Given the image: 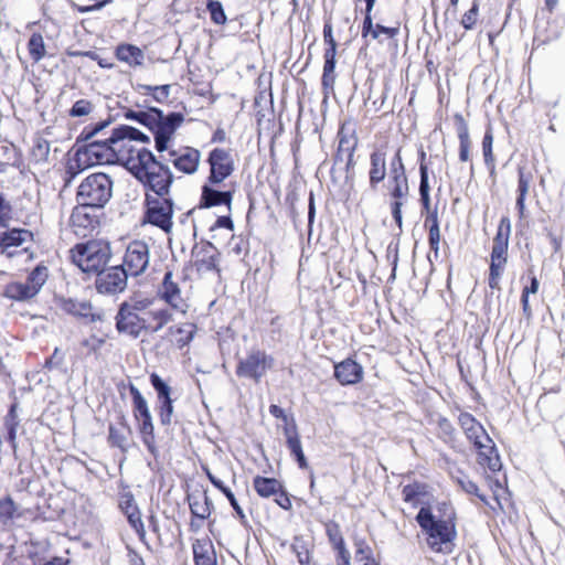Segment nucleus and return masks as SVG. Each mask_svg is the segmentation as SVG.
<instances>
[{
    "mask_svg": "<svg viewBox=\"0 0 565 565\" xmlns=\"http://www.w3.org/2000/svg\"><path fill=\"white\" fill-rule=\"evenodd\" d=\"M402 495L405 502L414 507L428 504L431 497L428 484L418 481L405 484Z\"/></svg>",
    "mask_w": 565,
    "mask_h": 565,
    "instance_id": "24",
    "label": "nucleus"
},
{
    "mask_svg": "<svg viewBox=\"0 0 565 565\" xmlns=\"http://www.w3.org/2000/svg\"><path fill=\"white\" fill-rule=\"evenodd\" d=\"M172 278L173 275L171 271L164 274L162 282V296L172 308L185 312L188 305L182 299L181 290Z\"/></svg>",
    "mask_w": 565,
    "mask_h": 565,
    "instance_id": "23",
    "label": "nucleus"
},
{
    "mask_svg": "<svg viewBox=\"0 0 565 565\" xmlns=\"http://www.w3.org/2000/svg\"><path fill=\"white\" fill-rule=\"evenodd\" d=\"M235 193L234 185L223 183H211L209 180L202 186L200 199L201 207H213L225 205L228 211L232 210L233 196Z\"/></svg>",
    "mask_w": 565,
    "mask_h": 565,
    "instance_id": "14",
    "label": "nucleus"
},
{
    "mask_svg": "<svg viewBox=\"0 0 565 565\" xmlns=\"http://www.w3.org/2000/svg\"><path fill=\"white\" fill-rule=\"evenodd\" d=\"M425 226L429 230V228H433V226L435 227H439V222H438V211H437V207H435L434 210L431 211H427L426 212V217H425V222H424Z\"/></svg>",
    "mask_w": 565,
    "mask_h": 565,
    "instance_id": "62",
    "label": "nucleus"
},
{
    "mask_svg": "<svg viewBox=\"0 0 565 565\" xmlns=\"http://www.w3.org/2000/svg\"><path fill=\"white\" fill-rule=\"evenodd\" d=\"M140 434L142 435V441L147 448L152 452L154 448V427L152 420H142L139 425Z\"/></svg>",
    "mask_w": 565,
    "mask_h": 565,
    "instance_id": "39",
    "label": "nucleus"
},
{
    "mask_svg": "<svg viewBox=\"0 0 565 565\" xmlns=\"http://www.w3.org/2000/svg\"><path fill=\"white\" fill-rule=\"evenodd\" d=\"M93 109L94 105L90 100L79 99L74 103L68 114L71 117H83L88 116Z\"/></svg>",
    "mask_w": 565,
    "mask_h": 565,
    "instance_id": "46",
    "label": "nucleus"
},
{
    "mask_svg": "<svg viewBox=\"0 0 565 565\" xmlns=\"http://www.w3.org/2000/svg\"><path fill=\"white\" fill-rule=\"evenodd\" d=\"M193 266L199 273L205 274L217 270L220 252L211 244H204L193 249Z\"/></svg>",
    "mask_w": 565,
    "mask_h": 565,
    "instance_id": "18",
    "label": "nucleus"
},
{
    "mask_svg": "<svg viewBox=\"0 0 565 565\" xmlns=\"http://www.w3.org/2000/svg\"><path fill=\"white\" fill-rule=\"evenodd\" d=\"M207 10L214 23L224 24L226 22L227 18L220 1L209 0Z\"/></svg>",
    "mask_w": 565,
    "mask_h": 565,
    "instance_id": "43",
    "label": "nucleus"
},
{
    "mask_svg": "<svg viewBox=\"0 0 565 565\" xmlns=\"http://www.w3.org/2000/svg\"><path fill=\"white\" fill-rule=\"evenodd\" d=\"M17 515V505L10 497L0 500V522L9 524Z\"/></svg>",
    "mask_w": 565,
    "mask_h": 565,
    "instance_id": "38",
    "label": "nucleus"
},
{
    "mask_svg": "<svg viewBox=\"0 0 565 565\" xmlns=\"http://www.w3.org/2000/svg\"><path fill=\"white\" fill-rule=\"evenodd\" d=\"M172 319L169 309L149 298H134L120 305L116 315L118 332L138 338L142 331L156 333Z\"/></svg>",
    "mask_w": 565,
    "mask_h": 565,
    "instance_id": "3",
    "label": "nucleus"
},
{
    "mask_svg": "<svg viewBox=\"0 0 565 565\" xmlns=\"http://www.w3.org/2000/svg\"><path fill=\"white\" fill-rule=\"evenodd\" d=\"M7 298L25 301L36 296L33 288L28 287L23 281L8 284L4 288Z\"/></svg>",
    "mask_w": 565,
    "mask_h": 565,
    "instance_id": "32",
    "label": "nucleus"
},
{
    "mask_svg": "<svg viewBox=\"0 0 565 565\" xmlns=\"http://www.w3.org/2000/svg\"><path fill=\"white\" fill-rule=\"evenodd\" d=\"M119 508L125 513V515L139 510L131 493H125L120 497Z\"/></svg>",
    "mask_w": 565,
    "mask_h": 565,
    "instance_id": "56",
    "label": "nucleus"
},
{
    "mask_svg": "<svg viewBox=\"0 0 565 565\" xmlns=\"http://www.w3.org/2000/svg\"><path fill=\"white\" fill-rule=\"evenodd\" d=\"M192 547L195 565H216L215 553L209 541L196 540Z\"/></svg>",
    "mask_w": 565,
    "mask_h": 565,
    "instance_id": "27",
    "label": "nucleus"
},
{
    "mask_svg": "<svg viewBox=\"0 0 565 565\" xmlns=\"http://www.w3.org/2000/svg\"><path fill=\"white\" fill-rule=\"evenodd\" d=\"M274 366V358L262 350H252L244 359H241L236 375L238 377L250 379L259 383L268 370Z\"/></svg>",
    "mask_w": 565,
    "mask_h": 565,
    "instance_id": "11",
    "label": "nucleus"
},
{
    "mask_svg": "<svg viewBox=\"0 0 565 565\" xmlns=\"http://www.w3.org/2000/svg\"><path fill=\"white\" fill-rule=\"evenodd\" d=\"M458 424L466 438L478 451L477 461L489 470L495 472L502 468V462L494 441L486 431L484 427L469 413L460 412Z\"/></svg>",
    "mask_w": 565,
    "mask_h": 565,
    "instance_id": "4",
    "label": "nucleus"
},
{
    "mask_svg": "<svg viewBox=\"0 0 565 565\" xmlns=\"http://www.w3.org/2000/svg\"><path fill=\"white\" fill-rule=\"evenodd\" d=\"M28 50L33 62H40L46 55L45 43L42 34L33 33L28 42Z\"/></svg>",
    "mask_w": 565,
    "mask_h": 565,
    "instance_id": "36",
    "label": "nucleus"
},
{
    "mask_svg": "<svg viewBox=\"0 0 565 565\" xmlns=\"http://www.w3.org/2000/svg\"><path fill=\"white\" fill-rule=\"evenodd\" d=\"M126 118L138 121L149 128L154 136L156 149L160 152L159 161L171 162L179 171L192 174L198 171L201 153L192 147H184L179 150H170L169 143L177 129L184 121L181 113L164 115L156 107H147L146 110H129Z\"/></svg>",
    "mask_w": 565,
    "mask_h": 565,
    "instance_id": "2",
    "label": "nucleus"
},
{
    "mask_svg": "<svg viewBox=\"0 0 565 565\" xmlns=\"http://www.w3.org/2000/svg\"><path fill=\"white\" fill-rule=\"evenodd\" d=\"M110 137L104 140H94L86 146L78 148L75 153L74 163L77 170H83L89 166L116 163ZM75 169L71 163L68 170Z\"/></svg>",
    "mask_w": 565,
    "mask_h": 565,
    "instance_id": "10",
    "label": "nucleus"
},
{
    "mask_svg": "<svg viewBox=\"0 0 565 565\" xmlns=\"http://www.w3.org/2000/svg\"><path fill=\"white\" fill-rule=\"evenodd\" d=\"M95 209L96 207L81 203L74 207L71 214L70 224L73 228V232L77 236H87L98 225V218L95 214Z\"/></svg>",
    "mask_w": 565,
    "mask_h": 565,
    "instance_id": "17",
    "label": "nucleus"
},
{
    "mask_svg": "<svg viewBox=\"0 0 565 565\" xmlns=\"http://www.w3.org/2000/svg\"><path fill=\"white\" fill-rule=\"evenodd\" d=\"M130 394L132 396L135 417L139 418V415L141 413H145L146 411L149 409L148 403L141 395L140 391L134 385L130 386Z\"/></svg>",
    "mask_w": 565,
    "mask_h": 565,
    "instance_id": "44",
    "label": "nucleus"
},
{
    "mask_svg": "<svg viewBox=\"0 0 565 565\" xmlns=\"http://www.w3.org/2000/svg\"><path fill=\"white\" fill-rule=\"evenodd\" d=\"M113 181L106 173H93L82 181L77 202L93 207H103L111 198Z\"/></svg>",
    "mask_w": 565,
    "mask_h": 565,
    "instance_id": "8",
    "label": "nucleus"
},
{
    "mask_svg": "<svg viewBox=\"0 0 565 565\" xmlns=\"http://www.w3.org/2000/svg\"><path fill=\"white\" fill-rule=\"evenodd\" d=\"M492 143H493V135H492L491 129H488L486 131L483 140H482V152H483L484 163L488 167L491 174H493L494 170H495L494 156L492 152Z\"/></svg>",
    "mask_w": 565,
    "mask_h": 565,
    "instance_id": "37",
    "label": "nucleus"
},
{
    "mask_svg": "<svg viewBox=\"0 0 565 565\" xmlns=\"http://www.w3.org/2000/svg\"><path fill=\"white\" fill-rule=\"evenodd\" d=\"M291 550L297 555L300 565H309L310 552L307 544L301 539H295L291 544Z\"/></svg>",
    "mask_w": 565,
    "mask_h": 565,
    "instance_id": "40",
    "label": "nucleus"
},
{
    "mask_svg": "<svg viewBox=\"0 0 565 565\" xmlns=\"http://www.w3.org/2000/svg\"><path fill=\"white\" fill-rule=\"evenodd\" d=\"M391 202V212L398 228L403 225L402 207L409 195L408 179L405 166L401 156V149H397L390 161L388 180L386 184Z\"/></svg>",
    "mask_w": 565,
    "mask_h": 565,
    "instance_id": "7",
    "label": "nucleus"
},
{
    "mask_svg": "<svg viewBox=\"0 0 565 565\" xmlns=\"http://www.w3.org/2000/svg\"><path fill=\"white\" fill-rule=\"evenodd\" d=\"M214 487L217 488L227 498V501H230L232 508L236 512L239 520H242L244 522L246 519L245 513H244L243 509L241 508V505L238 504L232 490L228 487H226L225 484H220L217 482H214Z\"/></svg>",
    "mask_w": 565,
    "mask_h": 565,
    "instance_id": "42",
    "label": "nucleus"
},
{
    "mask_svg": "<svg viewBox=\"0 0 565 565\" xmlns=\"http://www.w3.org/2000/svg\"><path fill=\"white\" fill-rule=\"evenodd\" d=\"M398 33V28H388L382 24H375L374 31L372 33V38L374 40L380 38V34H385L387 38L392 39L396 36Z\"/></svg>",
    "mask_w": 565,
    "mask_h": 565,
    "instance_id": "59",
    "label": "nucleus"
},
{
    "mask_svg": "<svg viewBox=\"0 0 565 565\" xmlns=\"http://www.w3.org/2000/svg\"><path fill=\"white\" fill-rule=\"evenodd\" d=\"M195 332L196 326L190 322H185L179 326H172L169 328L170 337L180 349L188 345L192 341Z\"/></svg>",
    "mask_w": 565,
    "mask_h": 565,
    "instance_id": "29",
    "label": "nucleus"
},
{
    "mask_svg": "<svg viewBox=\"0 0 565 565\" xmlns=\"http://www.w3.org/2000/svg\"><path fill=\"white\" fill-rule=\"evenodd\" d=\"M115 54L120 62L128 64L130 67L142 66L146 58L140 47L128 43L119 44Z\"/></svg>",
    "mask_w": 565,
    "mask_h": 565,
    "instance_id": "25",
    "label": "nucleus"
},
{
    "mask_svg": "<svg viewBox=\"0 0 565 565\" xmlns=\"http://www.w3.org/2000/svg\"><path fill=\"white\" fill-rule=\"evenodd\" d=\"M455 120L457 125V135L459 139V159L462 162H467L470 160L471 148L468 125L460 114H457L455 116Z\"/></svg>",
    "mask_w": 565,
    "mask_h": 565,
    "instance_id": "26",
    "label": "nucleus"
},
{
    "mask_svg": "<svg viewBox=\"0 0 565 565\" xmlns=\"http://www.w3.org/2000/svg\"><path fill=\"white\" fill-rule=\"evenodd\" d=\"M128 275L121 266L103 269L96 278V289L100 294H117L125 290Z\"/></svg>",
    "mask_w": 565,
    "mask_h": 565,
    "instance_id": "16",
    "label": "nucleus"
},
{
    "mask_svg": "<svg viewBox=\"0 0 565 565\" xmlns=\"http://www.w3.org/2000/svg\"><path fill=\"white\" fill-rule=\"evenodd\" d=\"M189 504L194 516L205 520L211 515L212 502L205 493L189 497Z\"/></svg>",
    "mask_w": 565,
    "mask_h": 565,
    "instance_id": "31",
    "label": "nucleus"
},
{
    "mask_svg": "<svg viewBox=\"0 0 565 565\" xmlns=\"http://www.w3.org/2000/svg\"><path fill=\"white\" fill-rule=\"evenodd\" d=\"M150 382L157 391L158 399L171 397V387L156 373L150 375Z\"/></svg>",
    "mask_w": 565,
    "mask_h": 565,
    "instance_id": "48",
    "label": "nucleus"
},
{
    "mask_svg": "<svg viewBox=\"0 0 565 565\" xmlns=\"http://www.w3.org/2000/svg\"><path fill=\"white\" fill-rule=\"evenodd\" d=\"M11 205L0 193V222H9L11 218Z\"/></svg>",
    "mask_w": 565,
    "mask_h": 565,
    "instance_id": "60",
    "label": "nucleus"
},
{
    "mask_svg": "<svg viewBox=\"0 0 565 565\" xmlns=\"http://www.w3.org/2000/svg\"><path fill=\"white\" fill-rule=\"evenodd\" d=\"M160 198L151 200L148 196V209L146 213L147 221L160 227L164 232H169L172 226L173 203L170 199L164 198L166 194H157Z\"/></svg>",
    "mask_w": 565,
    "mask_h": 565,
    "instance_id": "15",
    "label": "nucleus"
},
{
    "mask_svg": "<svg viewBox=\"0 0 565 565\" xmlns=\"http://www.w3.org/2000/svg\"><path fill=\"white\" fill-rule=\"evenodd\" d=\"M511 232V224L508 217H502L498 226L497 235L493 238L491 250V264L489 274V287L499 289V280L504 270L508 259V246Z\"/></svg>",
    "mask_w": 565,
    "mask_h": 565,
    "instance_id": "9",
    "label": "nucleus"
},
{
    "mask_svg": "<svg viewBox=\"0 0 565 565\" xmlns=\"http://www.w3.org/2000/svg\"><path fill=\"white\" fill-rule=\"evenodd\" d=\"M457 482L458 484L461 487V489L469 493V494H475L477 495L481 501H483L484 503H487V500L484 498V495H482L480 492H479V488L477 486L476 482H473L472 480L468 479L467 477H462V478H458L457 479Z\"/></svg>",
    "mask_w": 565,
    "mask_h": 565,
    "instance_id": "53",
    "label": "nucleus"
},
{
    "mask_svg": "<svg viewBox=\"0 0 565 565\" xmlns=\"http://www.w3.org/2000/svg\"><path fill=\"white\" fill-rule=\"evenodd\" d=\"M254 489L263 498L277 495L282 489L281 483L275 478L257 476L254 479Z\"/></svg>",
    "mask_w": 565,
    "mask_h": 565,
    "instance_id": "30",
    "label": "nucleus"
},
{
    "mask_svg": "<svg viewBox=\"0 0 565 565\" xmlns=\"http://www.w3.org/2000/svg\"><path fill=\"white\" fill-rule=\"evenodd\" d=\"M440 228L433 226V228L428 230V244L429 248L434 255V259L437 260L439 258V250H440Z\"/></svg>",
    "mask_w": 565,
    "mask_h": 565,
    "instance_id": "49",
    "label": "nucleus"
},
{
    "mask_svg": "<svg viewBox=\"0 0 565 565\" xmlns=\"http://www.w3.org/2000/svg\"><path fill=\"white\" fill-rule=\"evenodd\" d=\"M32 153L38 160H46L50 154V142L43 138H38Z\"/></svg>",
    "mask_w": 565,
    "mask_h": 565,
    "instance_id": "52",
    "label": "nucleus"
},
{
    "mask_svg": "<svg viewBox=\"0 0 565 565\" xmlns=\"http://www.w3.org/2000/svg\"><path fill=\"white\" fill-rule=\"evenodd\" d=\"M150 263V249L143 241H132L128 244L122 265H120L129 277H138L146 273Z\"/></svg>",
    "mask_w": 565,
    "mask_h": 565,
    "instance_id": "12",
    "label": "nucleus"
},
{
    "mask_svg": "<svg viewBox=\"0 0 565 565\" xmlns=\"http://www.w3.org/2000/svg\"><path fill=\"white\" fill-rule=\"evenodd\" d=\"M31 237V233L25 230H8V222H0V248L2 254L12 256L8 249L12 246H21L28 238Z\"/></svg>",
    "mask_w": 565,
    "mask_h": 565,
    "instance_id": "21",
    "label": "nucleus"
},
{
    "mask_svg": "<svg viewBox=\"0 0 565 565\" xmlns=\"http://www.w3.org/2000/svg\"><path fill=\"white\" fill-rule=\"evenodd\" d=\"M61 308L73 316L78 317H88L92 316V320H94V316L92 315V306L85 301H76L73 299H64L62 300Z\"/></svg>",
    "mask_w": 565,
    "mask_h": 565,
    "instance_id": "34",
    "label": "nucleus"
},
{
    "mask_svg": "<svg viewBox=\"0 0 565 565\" xmlns=\"http://www.w3.org/2000/svg\"><path fill=\"white\" fill-rule=\"evenodd\" d=\"M149 137L130 126L115 128L110 135L115 162L124 164L142 184L156 194H168L173 177L163 162L139 142Z\"/></svg>",
    "mask_w": 565,
    "mask_h": 565,
    "instance_id": "1",
    "label": "nucleus"
},
{
    "mask_svg": "<svg viewBox=\"0 0 565 565\" xmlns=\"http://www.w3.org/2000/svg\"><path fill=\"white\" fill-rule=\"evenodd\" d=\"M386 148L376 147L370 154L369 184L372 190H376L379 184L385 180L386 168Z\"/></svg>",
    "mask_w": 565,
    "mask_h": 565,
    "instance_id": "19",
    "label": "nucleus"
},
{
    "mask_svg": "<svg viewBox=\"0 0 565 565\" xmlns=\"http://www.w3.org/2000/svg\"><path fill=\"white\" fill-rule=\"evenodd\" d=\"M128 519L129 524L136 530L139 539L141 541H145L146 539V531L143 526V522L141 520V513L139 510L126 515Z\"/></svg>",
    "mask_w": 565,
    "mask_h": 565,
    "instance_id": "50",
    "label": "nucleus"
},
{
    "mask_svg": "<svg viewBox=\"0 0 565 565\" xmlns=\"http://www.w3.org/2000/svg\"><path fill=\"white\" fill-rule=\"evenodd\" d=\"M131 429L124 416H119L117 423L108 427V441L111 447H117L126 451L129 447Z\"/></svg>",
    "mask_w": 565,
    "mask_h": 565,
    "instance_id": "22",
    "label": "nucleus"
},
{
    "mask_svg": "<svg viewBox=\"0 0 565 565\" xmlns=\"http://www.w3.org/2000/svg\"><path fill=\"white\" fill-rule=\"evenodd\" d=\"M375 25L373 24L371 12H365L363 26H362V36L366 38L369 34L372 35Z\"/></svg>",
    "mask_w": 565,
    "mask_h": 565,
    "instance_id": "63",
    "label": "nucleus"
},
{
    "mask_svg": "<svg viewBox=\"0 0 565 565\" xmlns=\"http://www.w3.org/2000/svg\"><path fill=\"white\" fill-rule=\"evenodd\" d=\"M282 430H284V435L286 437V441L289 440V438L294 439V438L299 437V434L297 430V425L292 418L290 419V422H289V419L287 422H285V426H284Z\"/></svg>",
    "mask_w": 565,
    "mask_h": 565,
    "instance_id": "61",
    "label": "nucleus"
},
{
    "mask_svg": "<svg viewBox=\"0 0 565 565\" xmlns=\"http://www.w3.org/2000/svg\"><path fill=\"white\" fill-rule=\"evenodd\" d=\"M334 376L342 385H352L363 379V367L351 359L334 365Z\"/></svg>",
    "mask_w": 565,
    "mask_h": 565,
    "instance_id": "20",
    "label": "nucleus"
},
{
    "mask_svg": "<svg viewBox=\"0 0 565 565\" xmlns=\"http://www.w3.org/2000/svg\"><path fill=\"white\" fill-rule=\"evenodd\" d=\"M210 174L206 180L211 183H223L235 170L231 150L224 148L213 149L207 158Z\"/></svg>",
    "mask_w": 565,
    "mask_h": 565,
    "instance_id": "13",
    "label": "nucleus"
},
{
    "mask_svg": "<svg viewBox=\"0 0 565 565\" xmlns=\"http://www.w3.org/2000/svg\"><path fill=\"white\" fill-rule=\"evenodd\" d=\"M137 90L147 97H151L154 102L163 104L170 96L171 85L151 86L146 84H137Z\"/></svg>",
    "mask_w": 565,
    "mask_h": 565,
    "instance_id": "33",
    "label": "nucleus"
},
{
    "mask_svg": "<svg viewBox=\"0 0 565 565\" xmlns=\"http://www.w3.org/2000/svg\"><path fill=\"white\" fill-rule=\"evenodd\" d=\"M335 50H337V43L334 40H331V47L327 49L324 52L323 73H334Z\"/></svg>",
    "mask_w": 565,
    "mask_h": 565,
    "instance_id": "51",
    "label": "nucleus"
},
{
    "mask_svg": "<svg viewBox=\"0 0 565 565\" xmlns=\"http://www.w3.org/2000/svg\"><path fill=\"white\" fill-rule=\"evenodd\" d=\"M70 254L72 263L83 273L97 276L108 265L111 248L105 241L93 239L76 244Z\"/></svg>",
    "mask_w": 565,
    "mask_h": 565,
    "instance_id": "6",
    "label": "nucleus"
},
{
    "mask_svg": "<svg viewBox=\"0 0 565 565\" xmlns=\"http://www.w3.org/2000/svg\"><path fill=\"white\" fill-rule=\"evenodd\" d=\"M275 502L282 509L285 510H289L291 508V501L289 499V497L287 495V493H285L282 491V489L280 490V492L275 495Z\"/></svg>",
    "mask_w": 565,
    "mask_h": 565,
    "instance_id": "64",
    "label": "nucleus"
},
{
    "mask_svg": "<svg viewBox=\"0 0 565 565\" xmlns=\"http://www.w3.org/2000/svg\"><path fill=\"white\" fill-rule=\"evenodd\" d=\"M159 401V417L162 425H169L173 415V402L171 397L158 399Z\"/></svg>",
    "mask_w": 565,
    "mask_h": 565,
    "instance_id": "45",
    "label": "nucleus"
},
{
    "mask_svg": "<svg viewBox=\"0 0 565 565\" xmlns=\"http://www.w3.org/2000/svg\"><path fill=\"white\" fill-rule=\"evenodd\" d=\"M419 174H420L419 195L429 194L430 186H429V182H428V168L425 163L419 164Z\"/></svg>",
    "mask_w": 565,
    "mask_h": 565,
    "instance_id": "58",
    "label": "nucleus"
},
{
    "mask_svg": "<svg viewBox=\"0 0 565 565\" xmlns=\"http://www.w3.org/2000/svg\"><path fill=\"white\" fill-rule=\"evenodd\" d=\"M355 546V558L358 562L365 563L369 559L374 558L371 547L364 541L356 542Z\"/></svg>",
    "mask_w": 565,
    "mask_h": 565,
    "instance_id": "55",
    "label": "nucleus"
},
{
    "mask_svg": "<svg viewBox=\"0 0 565 565\" xmlns=\"http://www.w3.org/2000/svg\"><path fill=\"white\" fill-rule=\"evenodd\" d=\"M326 532L328 539L333 547L344 544V540L340 530V526L335 522H328L326 524Z\"/></svg>",
    "mask_w": 565,
    "mask_h": 565,
    "instance_id": "47",
    "label": "nucleus"
},
{
    "mask_svg": "<svg viewBox=\"0 0 565 565\" xmlns=\"http://www.w3.org/2000/svg\"><path fill=\"white\" fill-rule=\"evenodd\" d=\"M49 277L47 268L45 266H36L28 276L26 280L23 281L28 287L33 288L38 295L43 285L46 282Z\"/></svg>",
    "mask_w": 565,
    "mask_h": 565,
    "instance_id": "35",
    "label": "nucleus"
},
{
    "mask_svg": "<svg viewBox=\"0 0 565 565\" xmlns=\"http://www.w3.org/2000/svg\"><path fill=\"white\" fill-rule=\"evenodd\" d=\"M532 182V173L527 171L525 168H519V182H518V198H516V209L519 211L520 217L525 216V198L530 190V184Z\"/></svg>",
    "mask_w": 565,
    "mask_h": 565,
    "instance_id": "28",
    "label": "nucleus"
},
{
    "mask_svg": "<svg viewBox=\"0 0 565 565\" xmlns=\"http://www.w3.org/2000/svg\"><path fill=\"white\" fill-rule=\"evenodd\" d=\"M109 125V121H102V122H98L96 124L94 127L92 128H88L86 127L79 138L82 140H85V141H88L90 139H93L96 135H98L103 129H105L107 126Z\"/></svg>",
    "mask_w": 565,
    "mask_h": 565,
    "instance_id": "57",
    "label": "nucleus"
},
{
    "mask_svg": "<svg viewBox=\"0 0 565 565\" xmlns=\"http://www.w3.org/2000/svg\"><path fill=\"white\" fill-rule=\"evenodd\" d=\"M416 521L427 534V544L438 553H451L456 537L455 524L450 519H438L429 508L422 507Z\"/></svg>",
    "mask_w": 565,
    "mask_h": 565,
    "instance_id": "5",
    "label": "nucleus"
},
{
    "mask_svg": "<svg viewBox=\"0 0 565 565\" xmlns=\"http://www.w3.org/2000/svg\"><path fill=\"white\" fill-rule=\"evenodd\" d=\"M479 17V1L475 0L471 8L462 15L460 24L466 30H472L478 21Z\"/></svg>",
    "mask_w": 565,
    "mask_h": 565,
    "instance_id": "41",
    "label": "nucleus"
},
{
    "mask_svg": "<svg viewBox=\"0 0 565 565\" xmlns=\"http://www.w3.org/2000/svg\"><path fill=\"white\" fill-rule=\"evenodd\" d=\"M6 425L8 427V439L11 443L12 447L15 448V439H17V426L18 423L15 422V415H14V407L12 406L10 409V413L8 415Z\"/></svg>",
    "mask_w": 565,
    "mask_h": 565,
    "instance_id": "54",
    "label": "nucleus"
}]
</instances>
